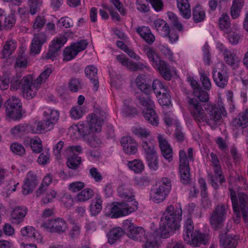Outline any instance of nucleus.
Returning a JSON list of instances; mask_svg holds the SVG:
<instances>
[{"label": "nucleus", "instance_id": "393cba45", "mask_svg": "<svg viewBox=\"0 0 248 248\" xmlns=\"http://www.w3.org/2000/svg\"><path fill=\"white\" fill-rule=\"evenodd\" d=\"M159 233L158 230L154 233H148L146 235V242L143 246V248H159V244L157 241L158 238L161 237L157 235Z\"/></svg>", "mask_w": 248, "mask_h": 248}, {"label": "nucleus", "instance_id": "de8ad7c7", "mask_svg": "<svg viewBox=\"0 0 248 248\" xmlns=\"http://www.w3.org/2000/svg\"><path fill=\"white\" fill-rule=\"evenodd\" d=\"M78 54L76 52L74 48L72 46V45L65 48L63 52V58L64 61H70L73 59Z\"/></svg>", "mask_w": 248, "mask_h": 248}, {"label": "nucleus", "instance_id": "6ab92c4d", "mask_svg": "<svg viewBox=\"0 0 248 248\" xmlns=\"http://www.w3.org/2000/svg\"><path fill=\"white\" fill-rule=\"evenodd\" d=\"M44 119L48 123V125L54 127L60 117L59 111L53 108H45L43 112Z\"/></svg>", "mask_w": 248, "mask_h": 248}, {"label": "nucleus", "instance_id": "f8f14e48", "mask_svg": "<svg viewBox=\"0 0 248 248\" xmlns=\"http://www.w3.org/2000/svg\"><path fill=\"white\" fill-rule=\"evenodd\" d=\"M228 206L220 205L217 206L213 212L210 219L211 225L215 229L220 227L226 219Z\"/></svg>", "mask_w": 248, "mask_h": 248}, {"label": "nucleus", "instance_id": "a18cd8bd", "mask_svg": "<svg viewBox=\"0 0 248 248\" xmlns=\"http://www.w3.org/2000/svg\"><path fill=\"white\" fill-rule=\"evenodd\" d=\"M141 146L145 157L157 154L155 146L153 144L147 141H143Z\"/></svg>", "mask_w": 248, "mask_h": 248}, {"label": "nucleus", "instance_id": "4c0bfd02", "mask_svg": "<svg viewBox=\"0 0 248 248\" xmlns=\"http://www.w3.org/2000/svg\"><path fill=\"white\" fill-rule=\"evenodd\" d=\"M123 234V231L120 227L114 228L112 229L108 234V242L112 244Z\"/></svg>", "mask_w": 248, "mask_h": 248}, {"label": "nucleus", "instance_id": "a19ab883", "mask_svg": "<svg viewBox=\"0 0 248 248\" xmlns=\"http://www.w3.org/2000/svg\"><path fill=\"white\" fill-rule=\"evenodd\" d=\"M102 200L99 196H97L92 201L90 205V211L92 216H96L100 212L102 208Z\"/></svg>", "mask_w": 248, "mask_h": 248}, {"label": "nucleus", "instance_id": "9d476101", "mask_svg": "<svg viewBox=\"0 0 248 248\" xmlns=\"http://www.w3.org/2000/svg\"><path fill=\"white\" fill-rule=\"evenodd\" d=\"M22 89L23 96L28 100L34 97L40 87L36 83L33 82V77L28 75L22 78Z\"/></svg>", "mask_w": 248, "mask_h": 248}, {"label": "nucleus", "instance_id": "f3484780", "mask_svg": "<svg viewBox=\"0 0 248 248\" xmlns=\"http://www.w3.org/2000/svg\"><path fill=\"white\" fill-rule=\"evenodd\" d=\"M157 140L162 155L167 161L170 162L173 159V151L171 147L163 135L158 134Z\"/></svg>", "mask_w": 248, "mask_h": 248}, {"label": "nucleus", "instance_id": "412c9836", "mask_svg": "<svg viewBox=\"0 0 248 248\" xmlns=\"http://www.w3.org/2000/svg\"><path fill=\"white\" fill-rule=\"evenodd\" d=\"M213 77L215 83L219 87L224 88L228 83V73L224 68L214 69Z\"/></svg>", "mask_w": 248, "mask_h": 248}, {"label": "nucleus", "instance_id": "bf43d9fd", "mask_svg": "<svg viewBox=\"0 0 248 248\" xmlns=\"http://www.w3.org/2000/svg\"><path fill=\"white\" fill-rule=\"evenodd\" d=\"M42 0H29L30 13L32 15H35L42 5Z\"/></svg>", "mask_w": 248, "mask_h": 248}, {"label": "nucleus", "instance_id": "cd10ccee", "mask_svg": "<svg viewBox=\"0 0 248 248\" xmlns=\"http://www.w3.org/2000/svg\"><path fill=\"white\" fill-rule=\"evenodd\" d=\"M232 124L234 127L242 128L246 127L248 124V108L240 113L232 122Z\"/></svg>", "mask_w": 248, "mask_h": 248}, {"label": "nucleus", "instance_id": "f03ea898", "mask_svg": "<svg viewBox=\"0 0 248 248\" xmlns=\"http://www.w3.org/2000/svg\"><path fill=\"white\" fill-rule=\"evenodd\" d=\"M182 210L180 204L170 205L166 209L160 222L158 236L162 238L169 237L173 231L180 227Z\"/></svg>", "mask_w": 248, "mask_h": 248}, {"label": "nucleus", "instance_id": "9b49d317", "mask_svg": "<svg viewBox=\"0 0 248 248\" xmlns=\"http://www.w3.org/2000/svg\"><path fill=\"white\" fill-rule=\"evenodd\" d=\"M179 173L181 181L185 184H188L190 180L189 162L184 150L179 152Z\"/></svg>", "mask_w": 248, "mask_h": 248}, {"label": "nucleus", "instance_id": "4d7b16f0", "mask_svg": "<svg viewBox=\"0 0 248 248\" xmlns=\"http://www.w3.org/2000/svg\"><path fill=\"white\" fill-rule=\"evenodd\" d=\"M16 23V19L14 14H11L7 17H5L4 22L3 25L4 30H11Z\"/></svg>", "mask_w": 248, "mask_h": 248}, {"label": "nucleus", "instance_id": "0eeeda50", "mask_svg": "<svg viewBox=\"0 0 248 248\" xmlns=\"http://www.w3.org/2000/svg\"><path fill=\"white\" fill-rule=\"evenodd\" d=\"M140 103L142 107V114L149 123L153 126H157L159 124V119L155 111L154 110V102L149 96L145 94L139 99Z\"/></svg>", "mask_w": 248, "mask_h": 248}, {"label": "nucleus", "instance_id": "e2e57ef3", "mask_svg": "<svg viewBox=\"0 0 248 248\" xmlns=\"http://www.w3.org/2000/svg\"><path fill=\"white\" fill-rule=\"evenodd\" d=\"M50 155L48 151H46L42 153L37 159L39 164L44 165L50 162Z\"/></svg>", "mask_w": 248, "mask_h": 248}, {"label": "nucleus", "instance_id": "774afa93", "mask_svg": "<svg viewBox=\"0 0 248 248\" xmlns=\"http://www.w3.org/2000/svg\"><path fill=\"white\" fill-rule=\"evenodd\" d=\"M193 93L201 102H206L209 99L207 93L202 90L201 88L195 90Z\"/></svg>", "mask_w": 248, "mask_h": 248}, {"label": "nucleus", "instance_id": "37998d69", "mask_svg": "<svg viewBox=\"0 0 248 248\" xmlns=\"http://www.w3.org/2000/svg\"><path fill=\"white\" fill-rule=\"evenodd\" d=\"M16 48V45L14 41H10L7 42L4 46L1 52L2 58H6L10 56L12 52L15 50Z\"/></svg>", "mask_w": 248, "mask_h": 248}, {"label": "nucleus", "instance_id": "6e6552de", "mask_svg": "<svg viewBox=\"0 0 248 248\" xmlns=\"http://www.w3.org/2000/svg\"><path fill=\"white\" fill-rule=\"evenodd\" d=\"M144 51L150 61L152 62L153 67L156 68L164 78L170 80L171 77V72L166 62L162 61L158 54L151 47H145Z\"/></svg>", "mask_w": 248, "mask_h": 248}, {"label": "nucleus", "instance_id": "20e7f679", "mask_svg": "<svg viewBox=\"0 0 248 248\" xmlns=\"http://www.w3.org/2000/svg\"><path fill=\"white\" fill-rule=\"evenodd\" d=\"M234 213L233 220L239 224L242 217L245 225L248 227V196L243 193H237L238 201L236 198V193L231 186L229 187Z\"/></svg>", "mask_w": 248, "mask_h": 248}, {"label": "nucleus", "instance_id": "72a5a7b5", "mask_svg": "<svg viewBox=\"0 0 248 248\" xmlns=\"http://www.w3.org/2000/svg\"><path fill=\"white\" fill-rule=\"evenodd\" d=\"M193 20L195 23H199L205 18V12L200 5L195 6L192 10Z\"/></svg>", "mask_w": 248, "mask_h": 248}, {"label": "nucleus", "instance_id": "c9c22d12", "mask_svg": "<svg viewBox=\"0 0 248 248\" xmlns=\"http://www.w3.org/2000/svg\"><path fill=\"white\" fill-rule=\"evenodd\" d=\"M129 169L136 173H141L144 169V165L142 161L139 159L129 161L127 163Z\"/></svg>", "mask_w": 248, "mask_h": 248}, {"label": "nucleus", "instance_id": "b1692460", "mask_svg": "<svg viewBox=\"0 0 248 248\" xmlns=\"http://www.w3.org/2000/svg\"><path fill=\"white\" fill-rule=\"evenodd\" d=\"M71 35V32H65L64 34L55 37L49 43V47L60 50Z\"/></svg>", "mask_w": 248, "mask_h": 248}, {"label": "nucleus", "instance_id": "58836bf2", "mask_svg": "<svg viewBox=\"0 0 248 248\" xmlns=\"http://www.w3.org/2000/svg\"><path fill=\"white\" fill-rule=\"evenodd\" d=\"M29 126L28 124H18L10 129V133L14 138L20 137L27 130L29 131Z\"/></svg>", "mask_w": 248, "mask_h": 248}, {"label": "nucleus", "instance_id": "5fc2aeb1", "mask_svg": "<svg viewBox=\"0 0 248 248\" xmlns=\"http://www.w3.org/2000/svg\"><path fill=\"white\" fill-rule=\"evenodd\" d=\"M154 29L158 31H169L170 27L168 23L161 19H157L154 22Z\"/></svg>", "mask_w": 248, "mask_h": 248}, {"label": "nucleus", "instance_id": "7ed1b4c3", "mask_svg": "<svg viewBox=\"0 0 248 248\" xmlns=\"http://www.w3.org/2000/svg\"><path fill=\"white\" fill-rule=\"evenodd\" d=\"M106 118V113L100 109L96 110L94 113L89 116L88 123V129L85 128L83 123L73 124L69 129V133L74 139H77L81 135L90 133L100 132Z\"/></svg>", "mask_w": 248, "mask_h": 248}, {"label": "nucleus", "instance_id": "13d9d810", "mask_svg": "<svg viewBox=\"0 0 248 248\" xmlns=\"http://www.w3.org/2000/svg\"><path fill=\"white\" fill-rule=\"evenodd\" d=\"M135 185L140 188H143L149 184L150 180L148 177L142 176L136 177L134 179Z\"/></svg>", "mask_w": 248, "mask_h": 248}, {"label": "nucleus", "instance_id": "0e129e2a", "mask_svg": "<svg viewBox=\"0 0 248 248\" xmlns=\"http://www.w3.org/2000/svg\"><path fill=\"white\" fill-rule=\"evenodd\" d=\"M72 45L77 54L84 50L88 45V42L86 40H81Z\"/></svg>", "mask_w": 248, "mask_h": 248}, {"label": "nucleus", "instance_id": "338daca9", "mask_svg": "<svg viewBox=\"0 0 248 248\" xmlns=\"http://www.w3.org/2000/svg\"><path fill=\"white\" fill-rule=\"evenodd\" d=\"M85 73L86 76L91 80L95 78L97 73V68L93 65L87 66L85 69Z\"/></svg>", "mask_w": 248, "mask_h": 248}, {"label": "nucleus", "instance_id": "69168bd1", "mask_svg": "<svg viewBox=\"0 0 248 248\" xmlns=\"http://www.w3.org/2000/svg\"><path fill=\"white\" fill-rule=\"evenodd\" d=\"M85 187V184L80 181H76L70 183L68 186V189L70 191L76 193L81 189Z\"/></svg>", "mask_w": 248, "mask_h": 248}, {"label": "nucleus", "instance_id": "49530a36", "mask_svg": "<svg viewBox=\"0 0 248 248\" xmlns=\"http://www.w3.org/2000/svg\"><path fill=\"white\" fill-rule=\"evenodd\" d=\"M209 76V74L205 71H202L200 72V78L202 86L205 90H210L212 86Z\"/></svg>", "mask_w": 248, "mask_h": 248}, {"label": "nucleus", "instance_id": "8fccbe9b", "mask_svg": "<svg viewBox=\"0 0 248 248\" xmlns=\"http://www.w3.org/2000/svg\"><path fill=\"white\" fill-rule=\"evenodd\" d=\"M53 223V232H63L67 229L66 223L62 219L57 218L54 219Z\"/></svg>", "mask_w": 248, "mask_h": 248}, {"label": "nucleus", "instance_id": "f257e3e1", "mask_svg": "<svg viewBox=\"0 0 248 248\" xmlns=\"http://www.w3.org/2000/svg\"><path fill=\"white\" fill-rule=\"evenodd\" d=\"M188 108L193 119L197 122H206L214 126L221 122L222 117L227 116L221 99H219L217 105L211 103L202 105L196 99L192 98L188 101Z\"/></svg>", "mask_w": 248, "mask_h": 248}, {"label": "nucleus", "instance_id": "2eb2a0df", "mask_svg": "<svg viewBox=\"0 0 248 248\" xmlns=\"http://www.w3.org/2000/svg\"><path fill=\"white\" fill-rule=\"evenodd\" d=\"M48 40V37L44 32H38L35 33L32 38L31 52L34 54L40 53L43 45Z\"/></svg>", "mask_w": 248, "mask_h": 248}, {"label": "nucleus", "instance_id": "79ce46f5", "mask_svg": "<svg viewBox=\"0 0 248 248\" xmlns=\"http://www.w3.org/2000/svg\"><path fill=\"white\" fill-rule=\"evenodd\" d=\"M52 72V70L50 67H46L43 71L40 74L39 76L36 79L35 82L37 85L40 86L43 83H45Z\"/></svg>", "mask_w": 248, "mask_h": 248}, {"label": "nucleus", "instance_id": "473e14b6", "mask_svg": "<svg viewBox=\"0 0 248 248\" xmlns=\"http://www.w3.org/2000/svg\"><path fill=\"white\" fill-rule=\"evenodd\" d=\"M93 195L94 191L92 189L85 188L77 194L76 200L78 202H85L91 199Z\"/></svg>", "mask_w": 248, "mask_h": 248}, {"label": "nucleus", "instance_id": "ea45409f", "mask_svg": "<svg viewBox=\"0 0 248 248\" xmlns=\"http://www.w3.org/2000/svg\"><path fill=\"white\" fill-rule=\"evenodd\" d=\"M156 97L158 98V103L161 106H168L170 103V97L169 92L156 91Z\"/></svg>", "mask_w": 248, "mask_h": 248}, {"label": "nucleus", "instance_id": "c756f323", "mask_svg": "<svg viewBox=\"0 0 248 248\" xmlns=\"http://www.w3.org/2000/svg\"><path fill=\"white\" fill-rule=\"evenodd\" d=\"M118 193L122 198L127 199V201L135 200L133 190L127 185L120 186L117 188Z\"/></svg>", "mask_w": 248, "mask_h": 248}, {"label": "nucleus", "instance_id": "f704fd0d", "mask_svg": "<svg viewBox=\"0 0 248 248\" xmlns=\"http://www.w3.org/2000/svg\"><path fill=\"white\" fill-rule=\"evenodd\" d=\"M131 130L134 135L140 138H147L151 135L149 129L140 125L134 126Z\"/></svg>", "mask_w": 248, "mask_h": 248}, {"label": "nucleus", "instance_id": "3c124183", "mask_svg": "<svg viewBox=\"0 0 248 248\" xmlns=\"http://www.w3.org/2000/svg\"><path fill=\"white\" fill-rule=\"evenodd\" d=\"M148 165L150 169L153 170H156L159 168V160L157 155L155 154L153 155L146 157Z\"/></svg>", "mask_w": 248, "mask_h": 248}, {"label": "nucleus", "instance_id": "ddd939ff", "mask_svg": "<svg viewBox=\"0 0 248 248\" xmlns=\"http://www.w3.org/2000/svg\"><path fill=\"white\" fill-rule=\"evenodd\" d=\"M123 225L124 229L127 230L128 236L136 241H141L145 236L144 229L141 227H136L129 220L124 221Z\"/></svg>", "mask_w": 248, "mask_h": 248}, {"label": "nucleus", "instance_id": "39448f33", "mask_svg": "<svg viewBox=\"0 0 248 248\" xmlns=\"http://www.w3.org/2000/svg\"><path fill=\"white\" fill-rule=\"evenodd\" d=\"M193 230L191 219L188 218L184 225V239L185 242L193 247H199L202 244H205L208 241V236L199 231L193 232Z\"/></svg>", "mask_w": 248, "mask_h": 248}, {"label": "nucleus", "instance_id": "423d86ee", "mask_svg": "<svg viewBox=\"0 0 248 248\" xmlns=\"http://www.w3.org/2000/svg\"><path fill=\"white\" fill-rule=\"evenodd\" d=\"M138 203L135 200L114 202L112 203L108 216L111 218L126 216L138 209Z\"/></svg>", "mask_w": 248, "mask_h": 248}, {"label": "nucleus", "instance_id": "6e6d98bb", "mask_svg": "<svg viewBox=\"0 0 248 248\" xmlns=\"http://www.w3.org/2000/svg\"><path fill=\"white\" fill-rule=\"evenodd\" d=\"M30 145L34 152H40L43 148L41 140L37 137H35L30 140Z\"/></svg>", "mask_w": 248, "mask_h": 248}, {"label": "nucleus", "instance_id": "4be33fe9", "mask_svg": "<svg viewBox=\"0 0 248 248\" xmlns=\"http://www.w3.org/2000/svg\"><path fill=\"white\" fill-rule=\"evenodd\" d=\"M20 233L23 236L33 238L34 241L37 243L43 244V243L42 235L32 226H27L22 228Z\"/></svg>", "mask_w": 248, "mask_h": 248}, {"label": "nucleus", "instance_id": "c03bdc74", "mask_svg": "<svg viewBox=\"0 0 248 248\" xmlns=\"http://www.w3.org/2000/svg\"><path fill=\"white\" fill-rule=\"evenodd\" d=\"M21 107L12 108L11 107H6V112L7 115L14 120H17L21 118Z\"/></svg>", "mask_w": 248, "mask_h": 248}, {"label": "nucleus", "instance_id": "09e8293b", "mask_svg": "<svg viewBox=\"0 0 248 248\" xmlns=\"http://www.w3.org/2000/svg\"><path fill=\"white\" fill-rule=\"evenodd\" d=\"M164 120L166 125L171 126L175 125L177 127H179V123L177 118L171 112H166L164 114Z\"/></svg>", "mask_w": 248, "mask_h": 248}, {"label": "nucleus", "instance_id": "2f4dec72", "mask_svg": "<svg viewBox=\"0 0 248 248\" xmlns=\"http://www.w3.org/2000/svg\"><path fill=\"white\" fill-rule=\"evenodd\" d=\"M220 242L223 248H235L238 243L236 237L231 235H228L225 237H221Z\"/></svg>", "mask_w": 248, "mask_h": 248}, {"label": "nucleus", "instance_id": "a878e982", "mask_svg": "<svg viewBox=\"0 0 248 248\" xmlns=\"http://www.w3.org/2000/svg\"><path fill=\"white\" fill-rule=\"evenodd\" d=\"M29 131L37 134L42 133L53 128L48 125V123L44 119L43 121H38L32 125H29Z\"/></svg>", "mask_w": 248, "mask_h": 248}, {"label": "nucleus", "instance_id": "4468645a", "mask_svg": "<svg viewBox=\"0 0 248 248\" xmlns=\"http://www.w3.org/2000/svg\"><path fill=\"white\" fill-rule=\"evenodd\" d=\"M116 58L120 63L131 71H136L142 70L144 69H146L148 71L150 70V68L146 63H143L140 62H134L129 60L123 54L118 55Z\"/></svg>", "mask_w": 248, "mask_h": 248}, {"label": "nucleus", "instance_id": "5701e85b", "mask_svg": "<svg viewBox=\"0 0 248 248\" xmlns=\"http://www.w3.org/2000/svg\"><path fill=\"white\" fill-rule=\"evenodd\" d=\"M27 211V208L25 207H16L11 213L10 220L13 223L19 224L23 220Z\"/></svg>", "mask_w": 248, "mask_h": 248}, {"label": "nucleus", "instance_id": "c85d7f7f", "mask_svg": "<svg viewBox=\"0 0 248 248\" xmlns=\"http://www.w3.org/2000/svg\"><path fill=\"white\" fill-rule=\"evenodd\" d=\"M177 6L182 16L188 19L191 17V9L188 0H177Z\"/></svg>", "mask_w": 248, "mask_h": 248}, {"label": "nucleus", "instance_id": "a211bd4d", "mask_svg": "<svg viewBox=\"0 0 248 248\" xmlns=\"http://www.w3.org/2000/svg\"><path fill=\"white\" fill-rule=\"evenodd\" d=\"M121 144L124 152L128 155H135L138 152V143L129 136L123 137L121 140Z\"/></svg>", "mask_w": 248, "mask_h": 248}, {"label": "nucleus", "instance_id": "aec40b11", "mask_svg": "<svg viewBox=\"0 0 248 248\" xmlns=\"http://www.w3.org/2000/svg\"><path fill=\"white\" fill-rule=\"evenodd\" d=\"M36 176L31 171L26 175L24 184L22 186V193L27 195L31 193L38 184Z\"/></svg>", "mask_w": 248, "mask_h": 248}, {"label": "nucleus", "instance_id": "7c9ffc66", "mask_svg": "<svg viewBox=\"0 0 248 248\" xmlns=\"http://www.w3.org/2000/svg\"><path fill=\"white\" fill-rule=\"evenodd\" d=\"M135 83L137 87L143 92L140 95V98L142 97V94H145L147 96H149L147 95L146 93H147L148 90L149 89L150 86L146 83L145 75L142 74L138 75L135 79Z\"/></svg>", "mask_w": 248, "mask_h": 248}, {"label": "nucleus", "instance_id": "e433bc0d", "mask_svg": "<svg viewBox=\"0 0 248 248\" xmlns=\"http://www.w3.org/2000/svg\"><path fill=\"white\" fill-rule=\"evenodd\" d=\"M86 112L85 108L83 106H75L73 107L70 110V117L74 120L81 118Z\"/></svg>", "mask_w": 248, "mask_h": 248}, {"label": "nucleus", "instance_id": "864d4df0", "mask_svg": "<svg viewBox=\"0 0 248 248\" xmlns=\"http://www.w3.org/2000/svg\"><path fill=\"white\" fill-rule=\"evenodd\" d=\"M66 163L68 168L75 170L81 165V158L78 156L70 157L67 158Z\"/></svg>", "mask_w": 248, "mask_h": 248}, {"label": "nucleus", "instance_id": "603ef678", "mask_svg": "<svg viewBox=\"0 0 248 248\" xmlns=\"http://www.w3.org/2000/svg\"><path fill=\"white\" fill-rule=\"evenodd\" d=\"M10 150L14 154L19 156L24 155L26 152L24 147L21 144L16 142L11 144Z\"/></svg>", "mask_w": 248, "mask_h": 248}, {"label": "nucleus", "instance_id": "bb28decb", "mask_svg": "<svg viewBox=\"0 0 248 248\" xmlns=\"http://www.w3.org/2000/svg\"><path fill=\"white\" fill-rule=\"evenodd\" d=\"M223 58L226 63L232 68L236 69L238 67L240 60L238 57L236 56L233 51L229 50L228 51H226L225 54L223 55Z\"/></svg>", "mask_w": 248, "mask_h": 248}, {"label": "nucleus", "instance_id": "052dcab7", "mask_svg": "<svg viewBox=\"0 0 248 248\" xmlns=\"http://www.w3.org/2000/svg\"><path fill=\"white\" fill-rule=\"evenodd\" d=\"M159 49L161 52L164 54L166 57L171 61H175V59L173 56V54L170 48L165 45H161L159 46Z\"/></svg>", "mask_w": 248, "mask_h": 248}, {"label": "nucleus", "instance_id": "dca6fc26", "mask_svg": "<svg viewBox=\"0 0 248 248\" xmlns=\"http://www.w3.org/2000/svg\"><path fill=\"white\" fill-rule=\"evenodd\" d=\"M211 160L214 166L215 176L211 177V184L213 187L217 189L218 187L217 182L220 184L224 181V177L222 176L220 167L218 166V161L217 155L213 153L210 154Z\"/></svg>", "mask_w": 248, "mask_h": 248}, {"label": "nucleus", "instance_id": "1a4fd4ad", "mask_svg": "<svg viewBox=\"0 0 248 248\" xmlns=\"http://www.w3.org/2000/svg\"><path fill=\"white\" fill-rule=\"evenodd\" d=\"M171 188L170 180L168 178H163L153 188L150 192V199L155 203L163 202L169 194Z\"/></svg>", "mask_w": 248, "mask_h": 248}, {"label": "nucleus", "instance_id": "680f3d73", "mask_svg": "<svg viewBox=\"0 0 248 248\" xmlns=\"http://www.w3.org/2000/svg\"><path fill=\"white\" fill-rule=\"evenodd\" d=\"M230 26L229 16L227 15H223L219 20V27L222 30H228Z\"/></svg>", "mask_w": 248, "mask_h": 248}]
</instances>
